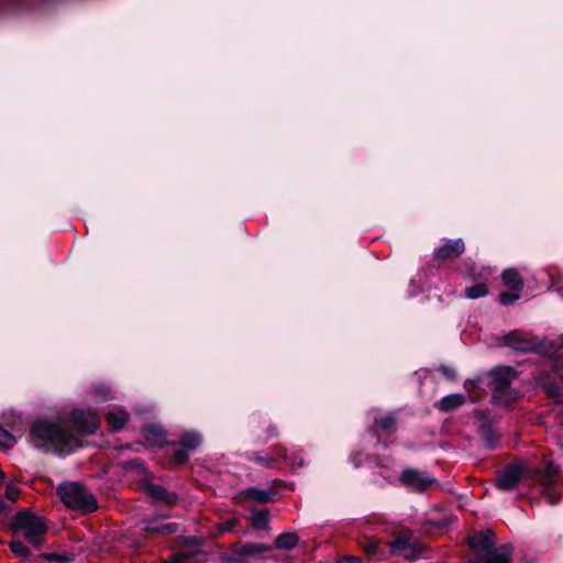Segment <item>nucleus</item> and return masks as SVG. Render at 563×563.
Here are the masks:
<instances>
[{"mask_svg":"<svg viewBox=\"0 0 563 563\" xmlns=\"http://www.w3.org/2000/svg\"><path fill=\"white\" fill-rule=\"evenodd\" d=\"M10 509V506L0 498V516L8 514Z\"/></svg>","mask_w":563,"mask_h":563,"instance_id":"ea45409f","label":"nucleus"},{"mask_svg":"<svg viewBox=\"0 0 563 563\" xmlns=\"http://www.w3.org/2000/svg\"><path fill=\"white\" fill-rule=\"evenodd\" d=\"M15 444V438L5 429L0 427V448L11 449Z\"/></svg>","mask_w":563,"mask_h":563,"instance_id":"7c9ffc66","label":"nucleus"},{"mask_svg":"<svg viewBox=\"0 0 563 563\" xmlns=\"http://www.w3.org/2000/svg\"><path fill=\"white\" fill-rule=\"evenodd\" d=\"M537 384L547 393V395L555 401H562L563 390L554 382L548 373H541L537 377Z\"/></svg>","mask_w":563,"mask_h":563,"instance_id":"4468645a","label":"nucleus"},{"mask_svg":"<svg viewBox=\"0 0 563 563\" xmlns=\"http://www.w3.org/2000/svg\"><path fill=\"white\" fill-rule=\"evenodd\" d=\"M92 395L96 400L106 401L111 397V390L104 385H98L92 388Z\"/></svg>","mask_w":563,"mask_h":563,"instance_id":"2f4dec72","label":"nucleus"},{"mask_svg":"<svg viewBox=\"0 0 563 563\" xmlns=\"http://www.w3.org/2000/svg\"><path fill=\"white\" fill-rule=\"evenodd\" d=\"M30 439L38 449L69 453L80 445L79 439L58 420L38 419L30 429Z\"/></svg>","mask_w":563,"mask_h":563,"instance_id":"f257e3e1","label":"nucleus"},{"mask_svg":"<svg viewBox=\"0 0 563 563\" xmlns=\"http://www.w3.org/2000/svg\"><path fill=\"white\" fill-rule=\"evenodd\" d=\"M236 525H238V519L233 518V519H230V520L223 522L222 525H220L219 530L222 533L231 532L235 528Z\"/></svg>","mask_w":563,"mask_h":563,"instance_id":"e433bc0d","label":"nucleus"},{"mask_svg":"<svg viewBox=\"0 0 563 563\" xmlns=\"http://www.w3.org/2000/svg\"><path fill=\"white\" fill-rule=\"evenodd\" d=\"M465 402V396L462 394H451L444 396L437 404V408L443 412H448L461 407Z\"/></svg>","mask_w":563,"mask_h":563,"instance_id":"f3484780","label":"nucleus"},{"mask_svg":"<svg viewBox=\"0 0 563 563\" xmlns=\"http://www.w3.org/2000/svg\"><path fill=\"white\" fill-rule=\"evenodd\" d=\"M560 341L561 343L558 344L559 350L563 347V339ZM552 369L563 380V351L553 357Z\"/></svg>","mask_w":563,"mask_h":563,"instance_id":"c85d7f7f","label":"nucleus"},{"mask_svg":"<svg viewBox=\"0 0 563 563\" xmlns=\"http://www.w3.org/2000/svg\"><path fill=\"white\" fill-rule=\"evenodd\" d=\"M201 443V435L198 432H187L183 435L180 440V444L188 449V450H195L197 449Z\"/></svg>","mask_w":563,"mask_h":563,"instance_id":"b1692460","label":"nucleus"},{"mask_svg":"<svg viewBox=\"0 0 563 563\" xmlns=\"http://www.w3.org/2000/svg\"><path fill=\"white\" fill-rule=\"evenodd\" d=\"M57 495L66 507L82 512L97 509V500L88 489L79 483L66 482L57 487Z\"/></svg>","mask_w":563,"mask_h":563,"instance_id":"f03ea898","label":"nucleus"},{"mask_svg":"<svg viewBox=\"0 0 563 563\" xmlns=\"http://www.w3.org/2000/svg\"><path fill=\"white\" fill-rule=\"evenodd\" d=\"M250 460L258 463L260 465H262L264 467H271V466H273V464L275 462V460L273 457H263L256 453H253L250 456Z\"/></svg>","mask_w":563,"mask_h":563,"instance_id":"c9c22d12","label":"nucleus"},{"mask_svg":"<svg viewBox=\"0 0 563 563\" xmlns=\"http://www.w3.org/2000/svg\"><path fill=\"white\" fill-rule=\"evenodd\" d=\"M144 531L147 533H158L163 536L173 534L177 531L176 523H157L156 520H150L146 522Z\"/></svg>","mask_w":563,"mask_h":563,"instance_id":"6ab92c4d","label":"nucleus"},{"mask_svg":"<svg viewBox=\"0 0 563 563\" xmlns=\"http://www.w3.org/2000/svg\"><path fill=\"white\" fill-rule=\"evenodd\" d=\"M3 420L7 424H9L13 430L22 431L24 429V424L21 420L20 416H15L13 412L3 413Z\"/></svg>","mask_w":563,"mask_h":563,"instance_id":"c756f323","label":"nucleus"},{"mask_svg":"<svg viewBox=\"0 0 563 563\" xmlns=\"http://www.w3.org/2000/svg\"><path fill=\"white\" fill-rule=\"evenodd\" d=\"M143 437L150 445L162 446L165 443L166 433L161 427L148 426L143 429Z\"/></svg>","mask_w":563,"mask_h":563,"instance_id":"dca6fc26","label":"nucleus"},{"mask_svg":"<svg viewBox=\"0 0 563 563\" xmlns=\"http://www.w3.org/2000/svg\"><path fill=\"white\" fill-rule=\"evenodd\" d=\"M107 422L113 430L124 427L129 420V415L123 410L110 411L107 413Z\"/></svg>","mask_w":563,"mask_h":563,"instance_id":"4be33fe9","label":"nucleus"},{"mask_svg":"<svg viewBox=\"0 0 563 563\" xmlns=\"http://www.w3.org/2000/svg\"><path fill=\"white\" fill-rule=\"evenodd\" d=\"M73 422L81 434H92L99 427L100 420L91 410L76 409L71 412Z\"/></svg>","mask_w":563,"mask_h":563,"instance_id":"0eeeda50","label":"nucleus"},{"mask_svg":"<svg viewBox=\"0 0 563 563\" xmlns=\"http://www.w3.org/2000/svg\"><path fill=\"white\" fill-rule=\"evenodd\" d=\"M494 388V398L500 404H507L514 399L515 394L510 389L511 382L517 373L509 366L497 367L490 372Z\"/></svg>","mask_w":563,"mask_h":563,"instance_id":"39448f33","label":"nucleus"},{"mask_svg":"<svg viewBox=\"0 0 563 563\" xmlns=\"http://www.w3.org/2000/svg\"><path fill=\"white\" fill-rule=\"evenodd\" d=\"M20 496V489L13 483H9L5 487V497L10 503H14Z\"/></svg>","mask_w":563,"mask_h":563,"instance_id":"473e14b6","label":"nucleus"},{"mask_svg":"<svg viewBox=\"0 0 563 563\" xmlns=\"http://www.w3.org/2000/svg\"><path fill=\"white\" fill-rule=\"evenodd\" d=\"M207 554L199 547L187 548L162 563H206Z\"/></svg>","mask_w":563,"mask_h":563,"instance_id":"ddd939ff","label":"nucleus"},{"mask_svg":"<svg viewBox=\"0 0 563 563\" xmlns=\"http://www.w3.org/2000/svg\"><path fill=\"white\" fill-rule=\"evenodd\" d=\"M45 559H47L48 561L68 563L71 562L74 558L71 554L49 553L45 555Z\"/></svg>","mask_w":563,"mask_h":563,"instance_id":"f704fd0d","label":"nucleus"},{"mask_svg":"<svg viewBox=\"0 0 563 563\" xmlns=\"http://www.w3.org/2000/svg\"><path fill=\"white\" fill-rule=\"evenodd\" d=\"M519 291H516V292H501L499 295V301L505 305V306H508V305H512L515 301H517L519 299Z\"/></svg>","mask_w":563,"mask_h":563,"instance_id":"72a5a7b5","label":"nucleus"},{"mask_svg":"<svg viewBox=\"0 0 563 563\" xmlns=\"http://www.w3.org/2000/svg\"><path fill=\"white\" fill-rule=\"evenodd\" d=\"M400 479L406 486L417 492L424 490L430 484L433 483L432 477L416 470L404 471Z\"/></svg>","mask_w":563,"mask_h":563,"instance_id":"f8f14e48","label":"nucleus"},{"mask_svg":"<svg viewBox=\"0 0 563 563\" xmlns=\"http://www.w3.org/2000/svg\"><path fill=\"white\" fill-rule=\"evenodd\" d=\"M173 459L177 464H183L188 460V454L185 450H176Z\"/></svg>","mask_w":563,"mask_h":563,"instance_id":"4c0bfd02","label":"nucleus"},{"mask_svg":"<svg viewBox=\"0 0 563 563\" xmlns=\"http://www.w3.org/2000/svg\"><path fill=\"white\" fill-rule=\"evenodd\" d=\"M503 283L506 287L514 291H520L523 288V280L515 268L506 269L501 275Z\"/></svg>","mask_w":563,"mask_h":563,"instance_id":"a211bd4d","label":"nucleus"},{"mask_svg":"<svg viewBox=\"0 0 563 563\" xmlns=\"http://www.w3.org/2000/svg\"><path fill=\"white\" fill-rule=\"evenodd\" d=\"M4 477V473L0 470V478Z\"/></svg>","mask_w":563,"mask_h":563,"instance_id":"79ce46f5","label":"nucleus"},{"mask_svg":"<svg viewBox=\"0 0 563 563\" xmlns=\"http://www.w3.org/2000/svg\"><path fill=\"white\" fill-rule=\"evenodd\" d=\"M488 295V287L484 283L465 288V296L468 299H477Z\"/></svg>","mask_w":563,"mask_h":563,"instance_id":"393cba45","label":"nucleus"},{"mask_svg":"<svg viewBox=\"0 0 563 563\" xmlns=\"http://www.w3.org/2000/svg\"><path fill=\"white\" fill-rule=\"evenodd\" d=\"M523 477V466L520 464L509 465L499 472L496 485L503 490L514 489Z\"/></svg>","mask_w":563,"mask_h":563,"instance_id":"6e6552de","label":"nucleus"},{"mask_svg":"<svg viewBox=\"0 0 563 563\" xmlns=\"http://www.w3.org/2000/svg\"><path fill=\"white\" fill-rule=\"evenodd\" d=\"M276 434H277L276 430H273L272 435H276Z\"/></svg>","mask_w":563,"mask_h":563,"instance_id":"37998d69","label":"nucleus"},{"mask_svg":"<svg viewBox=\"0 0 563 563\" xmlns=\"http://www.w3.org/2000/svg\"><path fill=\"white\" fill-rule=\"evenodd\" d=\"M242 496L245 499L255 500L261 504H265V503H268L272 500V493L269 490L261 489V488H256V487L246 488L242 493Z\"/></svg>","mask_w":563,"mask_h":563,"instance_id":"412c9836","label":"nucleus"},{"mask_svg":"<svg viewBox=\"0 0 563 563\" xmlns=\"http://www.w3.org/2000/svg\"><path fill=\"white\" fill-rule=\"evenodd\" d=\"M559 466L552 462H549L540 475L539 482L544 489V494L549 499V503L554 505L559 500V497L552 492L553 485L559 478Z\"/></svg>","mask_w":563,"mask_h":563,"instance_id":"1a4fd4ad","label":"nucleus"},{"mask_svg":"<svg viewBox=\"0 0 563 563\" xmlns=\"http://www.w3.org/2000/svg\"><path fill=\"white\" fill-rule=\"evenodd\" d=\"M505 345L512 347L516 351L529 352L541 347V344L536 340L527 338L519 331H511L503 338Z\"/></svg>","mask_w":563,"mask_h":563,"instance_id":"9d476101","label":"nucleus"},{"mask_svg":"<svg viewBox=\"0 0 563 563\" xmlns=\"http://www.w3.org/2000/svg\"><path fill=\"white\" fill-rule=\"evenodd\" d=\"M12 553L19 559H27L29 558V549L24 545L22 541L15 540L11 541L9 544Z\"/></svg>","mask_w":563,"mask_h":563,"instance_id":"cd10ccee","label":"nucleus"},{"mask_svg":"<svg viewBox=\"0 0 563 563\" xmlns=\"http://www.w3.org/2000/svg\"><path fill=\"white\" fill-rule=\"evenodd\" d=\"M13 528L22 531L25 540L33 545H38L43 534L47 531L44 518L30 511L18 512L13 519Z\"/></svg>","mask_w":563,"mask_h":563,"instance_id":"7ed1b4c3","label":"nucleus"},{"mask_svg":"<svg viewBox=\"0 0 563 563\" xmlns=\"http://www.w3.org/2000/svg\"><path fill=\"white\" fill-rule=\"evenodd\" d=\"M145 493L154 500L173 505L177 500V496L173 493H168L164 487L155 484H150L145 487Z\"/></svg>","mask_w":563,"mask_h":563,"instance_id":"2eb2a0df","label":"nucleus"},{"mask_svg":"<svg viewBox=\"0 0 563 563\" xmlns=\"http://www.w3.org/2000/svg\"><path fill=\"white\" fill-rule=\"evenodd\" d=\"M388 547L393 555L401 556L406 561L417 560L424 551V547L410 530H401L396 533L394 539L388 542Z\"/></svg>","mask_w":563,"mask_h":563,"instance_id":"20e7f679","label":"nucleus"},{"mask_svg":"<svg viewBox=\"0 0 563 563\" xmlns=\"http://www.w3.org/2000/svg\"><path fill=\"white\" fill-rule=\"evenodd\" d=\"M341 563H362V560L357 556L347 555L342 559Z\"/></svg>","mask_w":563,"mask_h":563,"instance_id":"58836bf2","label":"nucleus"},{"mask_svg":"<svg viewBox=\"0 0 563 563\" xmlns=\"http://www.w3.org/2000/svg\"><path fill=\"white\" fill-rule=\"evenodd\" d=\"M253 528L257 530H267L269 527L271 515L268 510H253L250 516Z\"/></svg>","mask_w":563,"mask_h":563,"instance_id":"aec40b11","label":"nucleus"},{"mask_svg":"<svg viewBox=\"0 0 563 563\" xmlns=\"http://www.w3.org/2000/svg\"><path fill=\"white\" fill-rule=\"evenodd\" d=\"M271 545L261 543H244L233 547L227 554L228 563H253V559L268 553Z\"/></svg>","mask_w":563,"mask_h":563,"instance_id":"423d86ee","label":"nucleus"},{"mask_svg":"<svg viewBox=\"0 0 563 563\" xmlns=\"http://www.w3.org/2000/svg\"><path fill=\"white\" fill-rule=\"evenodd\" d=\"M441 371L446 377L451 379L455 377V371L453 368L442 367Z\"/></svg>","mask_w":563,"mask_h":563,"instance_id":"a19ab883","label":"nucleus"},{"mask_svg":"<svg viewBox=\"0 0 563 563\" xmlns=\"http://www.w3.org/2000/svg\"><path fill=\"white\" fill-rule=\"evenodd\" d=\"M298 543V537L296 533L288 532L279 534L275 540V548L282 550H291Z\"/></svg>","mask_w":563,"mask_h":563,"instance_id":"5701e85b","label":"nucleus"},{"mask_svg":"<svg viewBox=\"0 0 563 563\" xmlns=\"http://www.w3.org/2000/svg\"><path fill=\"white\" fill-rule=\"evenodd\" d=\"M363 551L369 556L379 555V542L374 539H366L361 543Z\"/></svg>","mask_w":563,"mask_h":563,"instance_id":"bb28decb","label":"nucleus"},{"mask_svg":"<svg viewBox=\"0 0 563 563\" xmlns=\"http://www.w3.org/2000/svg\"><path fill=\"white\" fill-rule=\"evenodd\" d=\"M375 427L386 432H391L396 427V418L393 413H388L380 419L375 420Z\"/></svg>","mask_w":563,"mask_h":563,"instance_id":"a878e982","label":"nucleus"},{"mask_svg":"<svg viewBox=\"0 0 563 563\" xmlns=\"http://www.w3.org/2000/svg\"><path fill=\"white\" fill-rule=\"evenodd\" d=\"M465 251L462 239L449 240L434 251V260L446 262L459 257Z\"/></svg>","mask_w":563,"mask_h":563,"instance_id":"9b49d317","label":"nucleus"}]
</instances>
